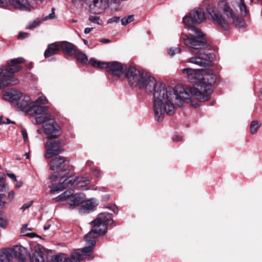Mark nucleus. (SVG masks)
<instances>
[{"instance_id": "obj_39", "label": "nucleus", "mask_w": 262, "mask_h": 262, "mask_svg": "<svg viewBox=\"0 0 262 262\" xmlns=\"http://www.w3.org/2000/svg\"><path fill=\"white\" fill-rule=\"evenodd\" d=\"M120 17L114 16L111 18H109L107 20L108 24H111L113 23H118L120 20Z\"/></svg>"}, {"instance_id": "obj_49", "label": "nucleus", "mask_w": 262, "mask_h": 262, "mask_svg": "<svg viewBox=\"0 0 262 262\" xmlns=\"http://www.w3.org/2000/svg\"><path fill=\"white\" fill-rule=\"evenodd\" d=\"M93 29V28H85L84 30V33L85 34H89L92 30Z\"/></svg>"}, {"instance_id": "obj_33", "label": "nucleus", "mask_w": 262, "mask_h": 262, "mask_svg": "<svg viewBox=\"0 0 262 262\" xmlns=\"http://www.w3.org/2000/svg\"><path fill=\"white\" fill-rule=\"evenodd\" d=\"M134 20V15H128L127 17H124L122 18L121 20V24L123 26H125L129 23H130Z\"/></svg>"}, {"instance_id": "obj_40", "label": "nucleus", "mask_w": 262, "mask_h": 262, "mask_svg": "<svg viewBox=\"0 0 262 262\" xmlns=\"http://www.w3.org/2000/svg\"><path fill=\"white\" fill-rule=\"evenodd\" d=\"M29 34L28 33L20 32L18 35V38L19 39H24L28 37Z\"/></svg>"}, {"instance_id": "obj_17", "label": "nucleus", "mask_w": 262, "mask_h": 262, "mask_svg": "<svg viewBox=\"0 0 262 262\" xmlns=\"http://www.w3.org/2000/svg\"><path fill=\"white\" fill-rule=\"evenodd\" d=\"M66 158L62 156H58L52 159L50 162V168L53 170H57L58 173L65 172L68 173L65 166Z\"/></svg>"}, {"instance_id": "obj_46", "label": "nucleus", "mask_w": 262, "mask_h": 262, "mask_svg": "<svg viewBox=\"0 0 262 262\" xmlns=\"http://www.w3.org/2000/svg\"><path fill=\"white\" fill-rule=\"evenodd\" d=\"M6 185L4 183L0 184V192L6 191Z\"/></svg>"}, {"instance_id": "obj_44", "label": "nucleus", "mask_w": 262, "mask_h": 262, "mask_svg": "<svg viewBox=\"0 0 262 262\" xmlns=\"http://www.w3.org/2000/svg\"><path fill=\"white\" fill-rule=\"evenodd\" d=\"M107 208H109L110 209H111V210H112L114 213H115L116 214L118 213V209L116 206L114 205L113 206L107 207Z\"/></svg>"}, {"instance_id": "obj_58", "label": "nucleus", "mask_w": 262, "mask_h": 262, "mask_svg": "<svg viewBox=\"0 0 262 262\" xmlns=\"http://www.w3.org/2000/svg\"><path fill=\"white\" fill-rule=\"evenodd\" d=\"M12 122L10 121V120L9 119H7V122L5 121V124H10L12 123Z\"/></svg>"}, {"instance_id": "obj_10", "label": "nucleus", "mask_w": 262, "mask_h": 262, "mask_svg": "<svg viewBox=\"0 0 262 262\" xmlns=\"http://www.w3.org/2000/svg\"><path fill=\"white\" fill-rule=\"evenodd\" d=\"M206 19L204 11L201 8L191 11L183 18V22L188 28L195 27L194 25L199 24Z\"/></svg>"}, {"instance_id": "obj_56", "label": "nucleus", "mask_w": 262, "mask_h": 262, "mask_svg": "<svg viewBox=\"0 0 262 262\" xmlns=\"http://www.w3.org/2000/svg\"><path fill=\"white\" fill-rule=\"evenodd\" d=\"M112 1L116 4H118L121 2V0H112Z\"/></svg>"}, {"instance_id": "obj_41", "label": "nucleus", "mask_w": 262, "mask_h": 262, "mask_svg": "<svg viewBox=\"0 0 262 262\" xmlns=\"http://www.w3.org/2000/svg\"><path fill=\"white\" fill-rule=\"evenodd\" d=\"M54 11H55V8H52V13L49 14L48 16H47L45 18V19L47 20L48 19H53V18H54L55 17Z\"/></svg>"}, {"instance_id": "obj_37", "label": "nucleus", "mask_w": 262, "mask_h": 262, "mask_svg": "<svg viewBox=\"0 0 262 262\" xmlns=\"http://www.w3.org/2000/svg\"><path fill=\"white\" fill-rule=\"evenodd\" d=\"M2 212L0 211V215L2 214ZM8 224V221L3 219L2 217H0V227L2 228H5Z\"/></svg>"}, {"instance_id": "obj_30", "label": "nucleus", "mask_w": 262, "mask_h": 262, "mask_svg": "<svg viewBox=\"0 0 262 262\" xmlns=\"http://www.w3.org/2000/svg\"><path fill=\"white\" fill-rule=\"evenodd\" d=\"M52 118V116L50 114H46L43 116H38L35 118L37 124H43L49 121Z\"/></svg>"}, {"instance_id": "obj_9", "label": "nucleus", "mask_w": 262, "mask_h": 262, "mask_svg": "<svg viewBox=\"0 0 262 262\" xmlns=\"http://www.w3.org/2000/svg\"><path fill=\"white\" fill-rule=\"evenodd\" d=\"M65 175L59 173L58 175L52 174L49 177L48 184L51 188L50 193L53 194L59 193L67 187L68 183L71 182V180H69V178L64 179Z\"/></svg>"}, {"instance_id": "obj_52", "label": "nucleus", "mask_w": 262, "mask_h": 262, "mask_svg": "<svg viewBox=\"0 0 262 262\" xmlns=\"http://www.w3.org/2000/svg\"><path fill=\"white\" fill-rule=\"evenodd\" d=\"M5 174L0 172V183L5 179Z\"/></svg>"}, {"instance_id": "obj_15", "label": "nucleus", "mask_w": 262, "mask_h": 262, "mask_svg": "<svg viewBox=\"0 0 262 262\" xmlns=\"http://www.w3.org/2000/svg\"><path fill=\"white\" fill-rule=\"evenodd\" d=\"M43 129L45 134L48 136V139L57 138L60 134V127L53 118L49 121V122L43 125Z\"/></svg>"}, {"instance_id": "obj_6", "label": "nucleus", "mask_w": 262, "mask_h": 262, "mask_svg": "<svg viewBox=\"0 0 262 262\" xmlns=\"http://www.w3.org/2000/svg\"><path fill=\"white\" fill-rule=\"evenodd\" d=\"M193 34L187 35L184 39L186 46L195 50L201 49L206 45L203 34L196 27L188 28Z\"/></svg>"}, {"instance_id": "obj_7", "label": "nucleus", "mask_w": 262, "mask_h": 262, "mask_svg": "<svg viewBox=\"0 0 262 262\" xmlns=\"http://www.w3.org/2000/svg\"><path fill=\"white\" fill-rule=\"evenodd\" d=\"M89 63L94 67L105 69L113 76L119 77L123 73V66L121 63L118 61L103 62L91 58Z\"/></svg>"}, {"instance_id": "obj_31", "label": "nucleus", "mask_w": 262, "mask_h": 262, "mask_svg": "<svg viewBox=\"0 0 262 262\" xmlns=\"http://www.w3.org/2000/svg\"><path fill=\"white\" fill-rule=\"evenodd\" d=\"M260 125V124L257 121H252L250 127L251 134L252 135L256 134Z\"/></svg>"}, {"instance_id": "obj_38", "label": "nucleus", "mask_w": 262, "mask_h": 262, "mask_svg": "<svg viewBox=\"0 0 262 262\" xmlns=\"http://www.w3.org/2000/svg\"><path fill=\"white\" fill-rule=\"evenodd\" d=\"M5 196V194H0V208L3 209L5 208L6 202L3 200Z\"/></svg>"}, {"instance_id": "obj_53", "label": "nucleus", "mask_w": 262, "mask_h": 262, "mask_svg": "<svg viewBox=\"0 0 262 262\" xmlns=\"http://www.w3.org/2000/svg\"><path fill=\"white\" fill-rule=\"evenodd\" d=\"M100 41H101V42H102L103 43H105L110 42V40L108 39H103Z\"/></svg>"}, {"instance_id": "obj_60", "label": "nucleus", "mask_w": 262, "mask_h": 262, "mask_svg": "<svg viewBox=\"0 0 262 262\" xmlns=\"http://www.w3.org/2000/svg\"><path fill=\"white\" fill-rule=\"evenodd\" d=\"M37 133L38 134H40V133H41V130L40 129H38V130H37Z\"/></svg>"}, {"instance_id": "obj_3", "label": "nucleus", "mask_w": 262, "mask_h": 262, "mask_svg": "<svg viewBox=\"0 0 262 262\" xmlns=\"http://www.w3.org/2000/svg\"><path fill=\"white\" fill-rule=\"evenodd\" d=\"M232 6L239 9L241 16L236 15L227 0H219L217 5V11L211 5L206 8L208 13L211 17L213 23L221 28L226 30L233 24L238 28L247 27L245 20L249 18V11L244 0H233Z\"/></svg>"}, {"instance_id": "obj_62", "label": "nucleus", "mask_w": 262, "mask_h": 262, "mask_svg": "<svg viewBox=\"0 0 262 262\" xmlns=\"http://www.w3.org/2000/svg\"><path fill=\"white\" fill-rule=\"evenodd\" d=\"M91 164H92V162H88V163H87V164H89L90 165Z\"/></svg>"}, {"instance_id": "obj_59", "label": "nucleus", "mask_w": 262, "mask_h": 262, "mask_svg": "<svg viewBox=\"0 0 262 262\" xmlns=\"http://www.w3.org/2000/svg\"><path fill=\"white\" fill-rule=\"evenodd\" d=\"M259 97H262V88L259 90Z\"/></svg>"}, {"instance_id": "obj_27", "label": "nucleus", "mask_w": 262, "mask_h": 262, "mask_svg": "<svg viewBox=\"0 0 262 262\" xmlns=\"http://www.w3.org/2000/svg\"><path fill=\"white\" fill-rule=\"evenodd\" d=\"M97 205L94 199H91L85 201L80 208V212L83 213H89L94 210L95 207Z\"/></svg>"}, {"instance_id": "obj_29", "label": "nucleus", "mask_w": 262, "mask_h": 262, "mask_svg": "<svg viewBox=\"0 0 262 262\" xmlns=\"http://www.w3.org/2000/svg\"><path fill=\"white\" fill-rule=\"evenodd\" d=\"M76 59L81 63H85L88 62V57L84 53L79 51L76 49L75 53H74Z\"/></svg>"}, {"instance_id": "obj_8", "label": "nucleus", "mask_w": 262, "mask_h": 262, "mask_svg": "<svg viewBox=\"0 0 262 262\" xmlns=\"http://www.w3.org/2000/svg\"><path fill=\"white\" fill-rule=\"evenodd\" d=\"M54 200L56 202L66 201L70 208L73 209L84 202L85 195L83 193H74L73 190H67Z\"/></svg>"}, {"instance_id": "obj_11", "label": "nucleus", "mask_w": 262, "mask_h": 262, "mask_svg": "<svg viewBox=\"0 0 262 262\" xmlns=\"http://www.w3.org/2000/svg\"><path fill=\"white\" fill-rule=\"evenodd\" d=\"M45 147L46 148L45 157L47 159L58 155L63 151V143L60 140L49 138L45 144Z\"/></svg>"}, {"instance_id": "obj_5", "label": "nucleus", "mask_w": 262, "mask_h": 262, "mask_svg": "<svg viewBox=\"0 0 262 262\" xmlns=\"http://www.w3.org/2000/svg\"><path fill=\"white\" fill-rule=\"evenodd\" d=\"M25 59L22 57L14 58L8 62V66L4 67L0 72V89L17 84L19 80L13 77L15 72L20 70L21 67L18 64L23 63Z\"/></svg>"}, {"instance_id": "obj_32", "label": "nucleus", "mask_w": 262, "mask_h": 262, "mask_svg": "<svg viewBox=\"0 0 262 262\" xmlns=\"http://www.w3.org/2000/svg\"><path fill=\"white\" fill-rule=\"evenodd\" d=\"M40 23L41 20L39 19H36L33 21L29 23V24L26 26V28L27 29H32L36 28L39 25Z\"/></svg>"}, {"instance_id": "obj_36", "label": "nucleus", "mask_w": 262, "mask_h": 262, "mask_svg": "<svg viewBox=\"0 0 262 262\" xmlns=\"http://www.w3.org/2000/svg\"><path fill=\"white\" fill-rule=\"evenodd\" d=\"M33 201H30L26 203H25L22 207L20 208V209L24 211L26 209L29 208L33 204Z\"/></svg>"}, {"instance_id": "obj_45", "label": "nucleus", "mask_w": 262, "mask_h": 262, "mask_svg": "<svg viewBox=\"0 0 262 262\" xmlns=\"http://www.w3.org/2000/svg\"><path fill=\"white\" fill-rule=\"evenodd\" d=\"M7 176L14 181H17V179L15 175L13 173H8Z\"/></svg>"}, {"instance_id": "obj_28", "label": "nucleus", "mask_w": 262, "mask_h": 262, "mask_svg": "<svg viewBox=\"0 0 262 262\" xmlns=\"http://www.w3.org/2000/svg\"><path fill=\"white\" fill-rule=\"evenodd\" d=\"M12 258L9 248L0 251V262H10Z\"/></svg>"}, {"instance_id": "obj_42", "label": "nucleus", "mask_w": 262, "mask_h": 262, "mask_svg": "<svg viewBox=\"0 0 262 262\" xmlns=\"http://www.w3.org/2000/svg\"><path fill=\"white\" fill-rule=\"evenodd\" d=\"M22 136L23 137L24 140L25 142H26L28 140V134L26 129H22L21 131Z\"/></svg>"}, {"instance_id": "obj_47", "label": "nucleus", "mask_w": 262, "mask_h": 262, "mask_svg": "<svg viewBox=\"0 0 262 262\" xmlns=\"http://www.w3.org/2000/svg\"><path fill=\"white\" fill-rule=\"evenodd\" d=\"M6 0H0V7H4L7 5Z\"/></svg>"}, {"instance_id": "obj_22", "label": "nucleus", "mask_w": 262, "mask_h": 262, "mask_svg": "<svg viewBox=\"0 0 262 262\" xmlns=\"http://www.w3.org/2000/svg\"><path fill=\"white\" fill-rule=\"evenodd\" d=\"M12 258L16 257L21 262H24L27 249L20 246H15L13 248H9Z\"/></svg>"}, {"instance_id": "obj_12", "label": "nucleus", "mask_w": 262, "mask_h": 262, "mask_svg": "<svg viewBox=\"0 0 262 262\" xmlns=\"http://www.w3.org/2000/svg\"><path fill=\"white\" fill-rule=\"evenodd\" d=\"M211 58V54H206L199 50L196 51L193 57L189 58V61L190 63L205 67L210 65Z\"/></svg>"}, {"instance_id": "obj_4", "label": "nucleus", "mask_w": 262, "mask_h": 262, "mask_svg": "<svg viewBox=\"0 0 262 262\" xmlns=\"http://www.w3.org/2000/svg\"><path fill=\"white\" fill-rule=\"evenodd\" d=\"M201 78L197 84V88H178L179 98L177 100L178 106H182L184 100L194 96L200 101H205L209 99V95L212 92V85L215 83L217 76L211 70L203 72Z\"/></svg>"}, {"instance_id": "obj_51", "label": "nucleus", "mask_w": 262, "mask_h": 262, "mask_svg": "<svg viewBox=\"0 0 262 262\" xmlns=\"http://www.w3.org/2000/svg\"><path fill=\"white\" fill-rule=\"evenodd\" d=\"M17 182V184L16 185V187L17 188H20L23 185V183L21 181H16Z\"/></svg>"}, {"instance_id": "obj_21", "label": "nucleus", "mask_w": 262, "mask_h": 262, "mask_svg": "<svg viewBox=\"0 0 262 262\" xmlns=\"http://www.w3.org/2000/svg\"><path fill=\"white\" fill-rule=\"evenodd\" d=\"M22 96V93L15 89H10L5 92L3 99L9 101L12 105H16Z\"/></svg>"}, {"instance_id": "obj_19", "label": "nucleus", "mask_w": 262, "mask_h": 262, "mask_svg": "<svg viewBox=\"0 0 262 262\" xmlns=\"http://www.w3.org/2000/svg\"><path fill=\"white\" fill-rule=\"evenodd\" d=\"M71 182L68 183L67 187H69V185L72 186L73 187L77 190H88V185L90 183L89 179L84 177H78L74 180L70 179Z\"/></svg>"}, {"instance_id": "obj_20", "label": "nucleus", "mask_w": 262, "mask_h": 262, "mask_svg": "<svg viewBox=\"0 0 262 262\" xmlns=\"http://www.w3.org/2000/svg\"><path fill=\"white\" fill-rule=\"evenodd\" d=\"M15 106L21 111L34 114L32 102L29 96L25 95L21 99H20Z\"/></svg>"}, {"instance_id": "obj_34", "label": "nucleus", "mask_w": 262, "mask_h": 262, "mask_svg": "<svg viewBox=\"0 0 262 262\" xmlns=\"http://www.w3.org/2000/svg\"><path fill=\"white\" fill-rule=\"evenodd\" d=\"M89 20L91 23L96 24L98 25L101 24L102 21L101 20L100 17L96 15H91L89 18Z\"/></svg>"}, {"instance_id": "obj_48", "label": "nucleus", "mask_w": 262, "mask_h": 262, "mask_svg": "<svg viewBox=\"0 0 262 262\" xmlns=\"http://www.w3.org/2000/svg\"><path fill=\"white\" fill-rule=\"evenodd\" d=\"M182 137L178 135H176L173 137V140L174 141H181Z\"/></svg>"}, {"instance_id": "obj_1", "label": "nucleus", "mask_w": 262, "mask_h": 262, "mask_svg": "<svg viewBox=\"0 0 262 262\" xmlns=\"http://www.w3.org/2000/svg\"><path fill=\"white\" fill-rule=\"evenodd\" d=\"M113 217L111 213H102L91 222L92 230L84 236L85 241L88 246L76 250L71 254V258L66 254H60L52 257L50 262H80L93 251L96 244L95 238L98 236L105 234L107 231V226L112 224ZM31 262H48L47 255L44 249L40 246L35 247L32 256H30Z\"/></svg>"}, {"instance_id": "obj_2", "label": "nucleus", "mask_w": 262, "mask_h": 262, "mask_svg": "<svg viewBox=\"0 0 262 262\" xmlns=\"http://www.w3.org/2000/svg\"><path fill=\"white\" fill-rule=\"evenodd\" d=\"M138 85L147 93H153L154 111L156 121H161L165 113L170 116L174 113V105L178 106L177 100L179 98L178 88L175 91L171 88H166L164 84L156 82L155 78L146 72L143 73Z\"/></svg>"}, {"instance_id": "obj_24", "label": "nucleus", "mask_w": 262, "mask_h": 262, "mask_svg": "<svg viewBox=\"0 0 262 262\" xmlns=\"http://www.w3.org/2000/svg\"><path fill=\"white\" fill-rule=\"evenodd\" d=\"M8 3L14 8L21 10H27L30 6L28 0H9Z\"/></svg>"}, {"instance_id": "obj_25", "label": "nucleus", "mask_w": 262, "mask_h": 262, "mask_svg": "<svg viewBox=\"0 0 262 262\" xmlns=\"http://www.w3.org/2000/svg\"><path fill=\"white\" fill-rule=\"evenodd\" d=\"M59 45L60 50L61 49L64 53L69 55H74L77 49L74 45L66 41L59 42Z\"/></svg>"}, {"instance_id": "obj_26", "label": "nucleus", "mask_w": 262, "mask_h": 262, "mask_svg": "<svg viewBox=\"0 0 262 262\" xmlns=\"http://www.w3.org/2000/svg\"><path fill=\"white\" fill-rule=\"evenodd\" d=\"M60 51L59 42H54L48 45V48L44 53L45 57H49L56 54Z\"/></svg>"}, {"instance_id": "obj_55", "label": "nucleus", "mask_w": 262, "mask_h": 262, "mask_svg": "<svg viewBox=\"0 0 262 262\" xmlns=\"http://www.w3.org/2000/svg\"><path fill=\"white\" fill-rule=\"evenodd\" d=\"M5 124V121L3 120V117H0V124Z\"/></svg>"}, {"instance_id": "obj_23", "label": "nucleus", "mask_w": 262, "mask_h": 262, "mask_svg": "<svg viewBox=\"0 0 262 262\" xmlns=\"http://www.w3.org/2000/svg\"><path fill=\"white\" fill-rule=\"evenodd\" d=\"M200 70H195L190 68H185L182 70L183 74L186 75L189 81L193 82L196 86L199 82L195 80L200 77Z\"/></svg>"}, {"instance_id": "obj_43", "label": "nucleus", "mask_w": 262, "mask_h": 262, "mask_svg": "<svg viewBox=\"0 0 262 262\" xmlns=\"http://www.w3.org/2000/svg\"><path fill=\"white\" fill-rule=\"evenodd\" d=\"M15 195V192L13 191H10L8 193V198L10 201H12L13 200Z\"/></svg>"}, {"instance_id": "obj_57", "label": "nucleus", "mask_w": 262, "mask_h": 262, "mask_svg": "<svg viewBox=\"0 0 262 262\" xmlns=\"http://www.w3.org/2000/svg\"><path fill=\"white\" fill-rule=\"evenodd\" d=\"M28 235L30 237H34L36 236V234L35 233H32L28 234Z\"/></svg>"}, {"instance_id": "obj_18", "label": "nucleus", "mask_w": 262, "mask_h": 262, "mask_svg": "<svg viewBox=\"0 0 262 262\" xmlns=\"http://www.w3.org/2000/svg\"><path fill=\"white\" fill-rule=\"evenodd\" d=\"M47 100L44 96L38 97L35 101L32 102L34 114L41 115L48 110V106H44L47 103Z\"/></svg>"}, {"instance_id": "obj_14", "label": "nucleus", "mask_w": 262, "mask_h": 262, "mask_svg": "<svg viewBox=\"0 0 262 262\" xmlns=\"http://www.w3.org/2000/svg\"><path fill=\"white\" fill-rule=\"evenodd\" d=\"M145 72L144 71L138 70L135 67H129L126 70L125 74L132 85H138Z\"/></svg>"}, {"instance_id": "obj_13", "label": "nucleus", "mask_w": 262, "mask_h": 262, "mask_svg": "<svg viewBox=\"0 0 262 262\" xmlns=\"http://www.w3.org/2000/svg\"><path fill=\"white\" fill-rule=\"evenodd\" d=\"M145 72L144 71L138 70L135 67H129L126 70L125 74L132 85H138Z\"/></svg>"}, {"instance_id": "obj_16", "label": "nucleus", "mask_w": 262, "mask_h": 262, "mask_svg": "<svg viewBox=\"0 0 262 262\" xmlns=\"http://www.w3.org/2000/svg\"><path fill=\"white\" fill-rule=\"evenodd\" d=\"M109 0H92L89 4V10L93 14H100L108 7Z\"/></svg>"}, {"instance_id": "obj_54", "label": "nucleus", "mask_w": 262, "mask_h": 262, "mask_svg": "<svg viewBox=\"0 0 262 262\" xmlns=\"http://www.w3.org/2000/svg\"><path fill=\"white\" fill-rule=\"evenodd\" d=\"M50 228V225L48 224V225H46L44 226L43 229L45 230H48Z\"/></svg>"}, {"instance_id": "obj_35", "label": "nucleus", "mask_w": 262, "mask_h": 262, "mask_svg": "<svg viewBox=\"0 0 262 262\" xmlns=\"http://www.w3.org/2000/svg\"><path fill=\"white\" fill-rule=\"evenodd\" d=\"M180 52L181 49L179 48H170L168 50V53L171 57H172L175 54L180 53Z\"/></svg>"}, {"instance_id": "obj_61", "label": "nucleus", "mask_w": 262, "mask_h": 262, "mask_svg": "<svg viewBox=\"0 0 262 262\" xmlns=\"http://www.w3.org/2000/svg\"><path fill=\"white\" fill-rule=\"evenodd\" d=\"M84 42L85 45H86L88 43V41L86 40H84Z\"/></svg>"}, {"instance_id": "obj_50", "label": "nucleus", "mask_w": 262, "mask_h": 262, "mask_svg": "<svg viewBox=\"0 0 262 262\" xmlns=\"http://www.w3.org/2000/svg\"><path fill=\"white\" fill-rule=\"evenodd\" d=\"M93 173L97 177H99L100 176V172L97 169L94 170Z\"/></svg>"}]
</instances>
